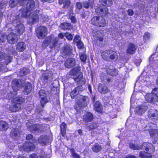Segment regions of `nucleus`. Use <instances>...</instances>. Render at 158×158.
<instances>
[{
	"label": "nucleus",
	"instance_id": "f257e3e1",
	"mask_svg": "<svg viewBox=\"0 0 158 158\" xmlns=\"http://www.w3.org/2000/svg\"><path fill=\"white\" fill-rule=\"evenodd\" d=\"M101 56L102 59L109 61L115 62L118 59L117 52L112 50H106L102 52Z\"/></svg>",
	"mask_w": 158,
	"mask_h": 158
},
{
	"label": "nucleus",
	"instance_id": "f03ea898",
	"mask_svg": "<svg viewBox=\"0 0 158 158\" xmlns=\"http://www.w3.org/2000/svg\"><path fill=\"white\" fill-rule=\"evenodd\" d=\"M59 40L58 37L53 38L51 36H48L43 42V47L45 48L49 44L51 48H55L57 45Z\"/></svg>",
	"mask_w": 158,
	"mask_h": 158
},
{
	"label": "nucleus",
	"instance_id": "7ed1b4c3",
	"mask_svg": "<svg viewBox=\"0 0 158 158\" xmlns=\"http://www.w3.org/2000/svg\"><path fill=\"white\" fill-rule=\"evenodd\" d=\"M24 99L22 97H17L13 100L14 103L11 105L9 110L12 112H16L21 110V104L24 102Z\"/></svg>",
	"mask_w": 158,
	"mask_h": 158
},
{
	"label": "nucleus",
	"instance_id": "20e7f679",
	"mask_svg": "<svg viewBox=\"0 0 158 158\" xmlns=\"http://www.w3.org/2000/svg\"><path fill=\"white\" fill-rule=\"evenodd\" d=\"M26 83L24 79H14L12 82V87L14 91L16 92L19 90V88L23 85Z\"/></svg>",
	"mask_w": 158,
	"mask_h": 158
},
{
	"label": "nucleus",
	"instance_id": "39448f33",
	"mask_svg": "<svg viewBox=\"0 0 158 158\" xmlns=\"http://www.w3.org/2000/svg\"><path fill=\"white\" fill-rule=\"evenodd\" d=\"M91 23L99 27H103L106 24V21L103 17L100 16H94L91 20Z\"/></svg>",
	"mask_w": 158,
	"mask_h": 158
},
{
	"label": "nucleus",
	"instance_id": "423d86ee",
	"mask_svg": "<svg viewBox=\"0 0 158 158\" xmlns=\"http://www.w3.org/2000/svg\"><path fill=\"white\" fill-rule=\"evenodd\" d=\"M40 11L37 10L34 12L30 13L29 18L28 20L29 23L30 25L36 23L39 19V16L40 15Z\"/></svg>",
	"mask_w": 158,
	"mask_h": 158
},
{
	"label": "nucleus",
	"instance_id": "0eeeda50",
	"mask_svg": "<svg viewBox=\"0 0 158 158\" xmlns=\"http://www.w3.org/2000/svg\"><path fill=\"white\" fill-rule=\"evenodd\" d=\"M31 142L27 141L24 143L22 146V149L25 151L29 152L31 151H33L35 148V146L34 143L36 142V140L35 139H32Z\"/></svg>",
	"mask_w": 158,
	"mask_h": 158
},
{
	"label": "nucleus",
	"instance_id": "6e6552de",
	"mask_svg": "<svg viewBox=\"0 0 158 158\" xmlns=\"http://www.w3.org/2000/svg\"><path fill=\"white\" fill-rule=\"evenodd\" d=\"M28 130L31 132L36 131L38 132H43L45 130V127L41 124H35L28 128Z\"/></svg>",
	"mask_w": 158,
	"mask_h": 158
},
{
	"label": "nucleus",
	"instance_id": "1a4fd4ad",
	"mask_svg": "<svg viewBox=\"0 0 158 158\" xmlns=\"http://www.w3.org/2000/svg\"><path fill=\"white\" fill-rule=\"evenodd\" d=\"M39 94L40 99L41 105L42 107H44L45 104L48 102V100L47 98V94L45 91L42 89L39 91Z\"/></svg>",
	"mask_w": 158,
	"mask_h": 158
},
{
	"label": "nucleus",
	"instance_id": "9d476101",
	"mask_svg": "<svg viewBox=\"0 0 158 158\" xmlns=\"http://www.w3.org/2000/svg\"><path fill=\"white\" fill-rule=\"evenodd\" d=\"M52 74L50 72H46L42 75L41 80L44 84L50 82L52 80Z\"/></svg>",
	"mask_w": 158,
	"mask_h": 158
},
{
	"label": "nucleus",
	"instance_id": "9b49d317",
	"mask_svg": "<svg viewBox=\"0 0 158 158\" xmlns=\"http://www.w3.org/2000/svg\"><path fill=\"white\" fill-rule=\"evenodd\" d=\"M142 148L145 149L146 153L150 154L153 152L155 150L154 147L152 144L148 143H144L141 146Z\"/></svg>",
	"mask_w": 158,
	"mask_h": 158
},
{
	"label": "nucleus",
	"instance_id": "f8f14e48",
	"mask_svg": "<svg viewBox=\"0 0 158 158\" xmlns=\"http://www.w3.org/2000/svg\"><path fill=\"white\" fill-rule=\"evenodd\" d=\"M47 34V28L44 26H41L39 27L37 33V36L40 39L44 38Z\"/></svg>",
	"mask_w": 158,
	"mask_h": 158
},
{
	"label": "nucleus",
	"instance_id": "ddd939ff",
	"mask_svg": "<svg viewBox=\"0 0 158 158\" xmlns=\"http://www.w3.org/2000/svg\"><path fill=\"white\" fill-rule=\"evenodd\" d=\"M6 38L9 43L12 44L16 43L18 38L16 34L13 33H10L7 37Z\"/></svg>",
	"mask_w": 158,
	"mask_h": 158
},
{
	"label": "nucleus",
	"instance_id": "4468645a",
	"mask_svg": "<svg viewBox=\"0 0 158 158\" xmlns=\"http://www.w3.org/2000/svg\"><path fill=\"white\" fill-rule=\"evenodd\" d=\"M23 89L22 92L25 95L29 94L31 91V84L28 82L26 81V83L24 84L23 85Z\"/></svg>",
	"mask_w": 158,
	"mask_h": 158
},
{
	"label": "nucleus",
	"instance_id": "2eb2a0df",
	"mask_svg": "<svg viewBox=\"0 0 158 158\" xmlns=\"http://www.w3.org/2000/svg\"><path fill=\"white\" fill-rule=\"evenodd\" d=\"M148 109L147 106H139L135 109V113L141 115L144 113Z\"/></svg>",
	"mask_w": 158,
	"mask_h": 158
},
{
	"label": "nucleus",
	"instance_id": "dca6fc26",
	"mask_svg": "<svg viewBox=\"0 0 158 158\" xmlns=\"http://www.w3.org/2000/svg\"><path fill=\"white\" fill-rule=\"evenodd\" d=\"M20 135V131L18 128L12 129L10 133V136L13 138H17Z\"/></svg>",
	"mask_w": 158,
	"mask_h": 158
},
{
	"label": "nucleus",
	"instance_id": "f3484780",
	"mask_svg": "<svg viewBox=\"0 0 158 158\" xmlns=\"http://www.w3.org/2000/svg\"><path fill=\"white\" fill-rule=\"evenodd\" d=\"M76 64L75 60L73 58H70L67 60L64 63L65 67L68 68H70L74 67Z\"/></svg>",
	"mask_w": 158,
	"mask_h": 158
},
{
	"label": "nucleus",
	"instance_id": "a211bd4d",
	"mask_svg": "<svg viewBox=\"0 0 158 158\" xmlns=\"http://www.w3.org/2000/svg\"><path fill=\"white\" fill-rule=\"evenodd\" d=\"M98 90L101 94H105L109 92V90L106 86L99 84L98 86Z\"/></svg>",
	"mask_w": 158,
	"mask_h": 158
},
{
	"label": "nucleus",
	"instance_id": "6ab92c4d",
	"mask_svg": "<svg viewBox=\"0 0 158 158\" xmlns=\"http://www.w3.org/2000/svg\"><path fill=\"white\" fill-rule=\"evenodd\" d=\"M148 116L149 118L157 119H158V111L154 109L150 110L148 112Z\"/></svg>",
	"mask_w": 158,
	"mask_h": 158
},
{
	"label": "nucleus",
	"instance_id": "aec40b11",
	"mask_svg": "<svg viewBox=\"0 0 158 158\" xmlns=\"http://www.w3.org/2000/svg\"><path fill=\"white\" fill-rule=\"evenodd\" d=\"M136 48L137 47L134 44L130 43L128 46L127 52L130 54H133L135 53Z\"/></svg>",
	"mask_w": 158,
	"mask_h": 158
},
{
	"label": "nucleus",
	"instance_id": "412c9836",
	"mask_svg": "<svg viewBox=\"0 0 158 158\" xmlns=\"http://www.w3.org/2000/svg\"><path fill=\"white\" fill-rule=\"evenodd\" d=\"M93 118V115L92 113L88 112H86L83 116V120L85 122L91 121Z\"/></svg>",
	"mask_w": 158,
	"mask_h": 158
},
{
	"label": "nucleus",
	"instance_id": "4be33fe9",
	"mask_svg": "<svg viewBox=\"0 0 158 158\" xmlns=\"http://www.w3.org/2000/svg\"><path fill=\"white\" fill-rule=\"evenodd\" d=\"M48 139V137L45 135H41L38 138L39 143L42 145H45L46 144Z\"/></svg>",
	"mask_w": 158,
	"mask_h": 158
},
{
	"label": "nucleus",
	"instance_id": "5701e85b",
	"mask_svg": "<svg viewBox=\"0 0 158 158\" xmlns=\"http://www.w3.org/2000/svg\"><path fill=\"white\" fill-rule=\"evenodd\" d=\"M145 98L146 100L149 102H154L157 100L156 97L154 96L152 92L151 94H147Z\"/></svg>",
	"mask_w": 158,
	"mask_h": 158
},
{
	"label": "nucleus",
	"instance_id": "b1692460",
	"mask_svg": "<svg viewBox=\"0 0 158 158\" xmlns=\"http://www.w3.org/2000/svg\"><path fill=\"white\" fill-rule=\"evenodd\" d=\"M82 88L81 86L76 87L70 93L71 98H74L79 94V91L81 90Z\"/></svg>",
	"mask_w": 158,
	"mask_h": 158
},
{
	"label": "nucleus",
	"instance_id": "393cba45",
	"mask_svg": "<svg viewBox=\"0 0 158 158\" xmlns=\"http://www.w3.org/2000/svg\"><path fill=\"white\" fill-rule=\"evenodd\" d=\"M63 52L66 55H70L72 52L71 47L69 44L64 45L63 48Z\"/></svg>",
	"mask_w": 158,
	"mask_h": 158
},
{
	"label": "nucleus",
	"instance_id": "a878e982",
	"mask_svg": "<svg viewBox=\"0 0 158 158\" xmlns=\"http://www.w3.org/2000/svg\"><path fill=\"white\" fill-rule=\"evenodd\" d=\"M35 2L32 0L29 1L26 5V9L29 11L33 10L35 8Z\"/></svg>",
	"mask_w": 158,
	"mask_h": 158
},
{
	"label": "nucleus",
	"instance_id": "bb28decb",
	"mask_svg": "<svg viewBox=\"0 0 158 158\" xmlns=\"http://www.w3.org/2000/svg\"><path fill=\"white\" fill-rule=\"evenodd\" d=\"M82 103H77L80 107L86 106L89 103V98L88 97L83 96L82 98Z\"/></svg>",
	"mask_w": 158,
	"mask_h": 158
},
{
	"label": "nucleus",
	"instance_id": "cd10ccee",
	"mask_svg": "<svg viewBox=\"0 0 158 158\" xmlns=\"http://www.w3.org/2000/svg\"><path fill=\"white\" fill-rule=\"evenodd\" d=\"M15 30H16L17 33L19 34H22L24 31V26L22 24H19L15 27Z\"/></svg>",
	"mask_w": 158,
	"mask_h": 158
},
{
	"label": "nucleus",
	"instance_id": "c85d7f7f",
	"mask_svg": "<svg viewBox=\"0 0 158 158\" xmlns=\"http://www.w3.org/2000/svg\"><path fill=\"white\" fill-rule=\"evenodd\" d=\"M26 48V45L23 42H20L17 44L16 49L19 52L23 51Z\"/></svg>",
	"mask_w": 158,
	"mask_h": 158
},
{
	"label": "nucleus",
	"instance_id": "c756f323",
	"mask_svg": "<svg viewBox=\"0 0 158 158\" xmlns=\"http://www.w3.org/2000/svg\"><path fill=\"white\" fill-rule=\"evenodd\" d=\"M77 77H73V79H74L75 81L78 82H79V83H80L81 85H84L85 83V81L82 79V75L81 73H79Z\"/></svg>",
	"mask_w": 158,
	"mask_h": 158
},
{
	"label": "nucleus",
	"instance_id": "7c9ffc66",
	"mask_svg": "<svg viewBox=\"0 0 158 158\" xmlns=\"http://www.w3.org/2000/svg\"><path fill=\"white\" fill-rule=\"evenodd\" d=\"M106 72L109 75L113 76H117L118 73V71L115 69H106Z\"/></svg>",
	"mask_w": 158,
	"mask_h": 158
},
{
	"label": "nucleus",
	"instance_id": "2f4dec72",
	"mask_svg": "<svg viewBox=\"0 0 158 158\" xmlns=\"http://www.w3.org/2000/svg\"><path fill=\"white\" fill-rule=\"evenodd\" d=\"M94 109L96 111L101 112L102 111V106L99 101L96 102L94 104Z\"/></svg>",
	"mask_w": 158,
	"mask_h": 158
},
{
	"label": "nucleus",
	"instance_id": "473e14b6",
	"mask_svg": "<svg viewBox=\"0 0 158 158\" xmlns=\"http://www.w3.org/2000/svg\"><path fill=\"white\" fill-rule=\"evenodd\" d=\"M8 128V124L6 122L0 121V130L5 131Z\"/></svg>",
	"mask_w": 158,
	"mask_h": 158
},
{
	"label": "nucleus",
	"instance_id": "72a5a7b5",
	"mask_svg": "<svg viewBox=\"0 0 158 158\" xmlns=\"http://www.w3.org/2000/svg\"><path fill=\"white\" fill-rule=\"evenodd\" d=\"M102 147L98 143H95L92 147V150L94 152H98L102 149Z\"/></svg>",
	"mask_w": 158,
	"mask_h": 158
},
{
	"label": "nucleus",
	"instance_id": "f704fd0d",
	"mask_svg": "<svg viewBox=\"0 0 158 158\" xmlns=\"http://www.w3.org/2000/svg\"><path fill=\"white\" fill-rule=\"evenodd\" d=\"M21 11V16L23 18H27L29 16L30 13L29 11L27 10L26 8L21 9L20 10Z\"/></svg>",
	"mask_w": 158,
	"mask_h": 158
},
{
	"label": "nucleus",
	"instance_id": "c9c22d12",
	"mask_svg": "<svg viewBox=\"0 0 158 158\" xmlns=\"http://www.w3.org/2000/svg\"><path fill=\"white\" fill-rule=\"evenodd\" d=\"M59 3L60 4H63V7L67 8L69 5L70 1L69 0H59Z\"/></svg>",
	"mask_w": 158,
	"mask_h": 158
},
{
	"label": "nucleus",
	"instance_id": "e433bc0d",
	"mask_svg": "<svg viewBox=\"0 0 158 158\" xmlns=\"http://www.w3.org/2000/svg\"><path fill=\"white\" fill-rule=\"evenodd\" d=\"M80 68L79 67H77L73 69L70 72V74L73 76H77L79 74V72L80 71Z\"/></svg>",
	"mask_w": 158,
	"mask_h": 158
},
{
	"label": "nucleus",
	"instance_id": "4c0bfd02",
	"mask_svg": "<svg viewBox=\"0 0 158 158\" xmlns=\"http://www.w3.org/2000/svg\"><path fill=\"white\" fill-rule=\"evenodd\" d=\"M67 125L64 123H62L60 125V129L62 136H64L66 130Z\"/></svg>",
	"mask_w": 158,
	"mask_h": 158
},
{
	"label": "nucleus",
	"instance_id": "58836bf2",
	"mask_svg": "<svg viewBox=\"0 0 158 158\" xmlns=\"http://www.w3.org/2000/svg\"><path fill=\"white\" fill-rule=\"evenodd\" d=\"M91 1L89 2L87 1H85L83 2V5L84 7L88 8L89 6L92 7L94 4V0H90Z\"/></svg>",
	"mask_w": 158,
	"mask_h": 158
},
{
	"label": "nucleus",
	"instance_id": "ea45409f",
	"mask_svg": "<svg viewBox=\"0 0 158 158\" xmlns=\"http://www.w3.org/2000/svg\"><path fill=\"white\" fill-rule=\"evenodd\" d=\"M100 2L104 6H110L112 4V0H100Z\"/></svg>",
	"mask_w": 158,
	"mask_h": 158
},
{
	"label": "nucleus",
	"instance_id": "a19ab883",
	"mask_svg": "<svg viewBox=\"0 0 158 158\" xmlns=\"http://www.w3.org/2000/svg\"><path fill=\"white\" fill-rule=\"evenodd\" d=\"M129 147L133 150H139L142 148L141 145H139L138 144H134L132 143H130L129 144Z\"/></svg>",
	"mask_w": 158,
	"mask_h": 158
},
{
	"label": "nucleus",
	"instance_id": "79ce46f5",
	"mask_svg": "<svg viewBox=\"0 0 158 158\" xmlns=\"http://www.w3.org/2000/svg\"><path fill=\"white\" fill-rule=\"evenodd\" d=\"M60 27L62 29L64 30L70 29L71 27V23H64L61 24Z\"/></svg>",
	"mask_w": 158,
	"mask_h": 158
},
{
	"label": "nucleus",
	"instance_id": "37998d69",
	"mask_svg": "<svg viewBox=\"0 0 158 158\" xmlns=\"http://www.w3.org/2000/svg\"><path fill=\"white\" fill-rule=\"evenodd\" d=\"M19 5V0H10L9 2V5L11 8L15 7L18 3Z\"/></svg>",
	"mask_w": 158,
	"mask_h": 158
},
{
	"label": "nucleus",
	"instance_id": "c03bdc74",
	"mask_svg": "<svg viewBox=\"0 0 158 158\" xmlns=\"http://www.w3.org/2000/svg\"><path fill=\"white\" fill-rule=\"evenodd\" d=\"M108 12V10L106 7L100 9V14L102 16H104L106 15Z\"/></svg>",
	"mask_w": 158,
	"mask_h": 158
},
{
	"label": "nucleus",
	"instance_id": "a18cd8bd",
	"mask_svg": "<svg viewBox=\"0 0 158 158\" xmlns=\"http://www.w3.org/2000/svg\"><path fill=\"white\" fill-rule=\"evenodd\" d=\"M70 151L71 155L72 156L73 158H80V156L75 152L73 148H71Z\"/></svg>",
	"mask_w": 158,
	"mask_h": 158
},
{
	"label": "nucleus",
	"instance_id": "49530a36",
	"mask_svg": "<svg viewBox=\"0 0 158 158\" xmlns=\"http://www.w3.org/2000/svg\"><path fill=\"white\" fill-rule=\"evenodd\" d=\"M150 33L148 32H146L143 36V40L144 42H145L146 41L150 39Z\"/></svg>",
	"mask_w": 158,
	"mask_h": 158
},
{
	"label": "nucleus",
	"instance_id": "de8ad7c7",
	"mask_svg": "<svg viewBox=\"0 0 158 158\" xmlns=\"http://www.w3.org/2000/svg\"><path fill=\"white\" fill-rule=\"evenodd\" d=\"M101 80L103 83H107L110 82L111 80L106 76L101 77Z\"/></svg>",
	"mask_w": 158,
	"mask_h": 158
},
{
	"label": "nucleus",
	"instance_id": "09e8293b",
	"mask_svg": "<svg viewBox=\"0 0 158 158\" xmlns=\"http://www.w3.org/2000/svg\"><path fill=\"white\" fill-rule=\"evenodd\" d=\"M14 20H13L12 22V25L16 27L19 24V20L17 19V17H15Z\"/></svg>",
	"mask_w": 158,
	"mask_h": 158
},
{
	"label": "nucleus",
	"instance_id": "8fccbe9b",
	"mask_svg": "<svg viewBox=\"0 0 158 158\" xmlns=\"http://www.w3.org/2000/svg\"><path fill=\"white\" fill-rule=\"evenodd\" d=\"M28 72V70L26 69H24L21 70L19 72V74L21 76H23L27 74Z\"/></svg>",
	"mask_w": 158,
	"mask_h": 158
},
{
	"label": "nucleus",
	"instance_id": "3c124183",
	"mask_svg": "<svg viewBox=\"0 0 158 158\" xmlns=\"http://www.w3.org/2000/svg\"><path fill=\"white\" fill-rule=\"evenodd\" d=\"M80 58L81 61L85 63L86 61L87 56L86 54H81L80 56Z\"/></svg>",
	"mask_w": 158,
	"mask_h": 158
},
{
	"label": "nucleus",
	"instance_id": "603ef678",
	"mask_svg": "<svg viewBox=\"0 0 158 158\" xmlns=\"http://www.w3.org/2000/svg\"><path fill=\"white\" fill-rule=\"evenodd\" d=\"M12 59V57L10 56H8L6 57L5 58V63L6 64H8L11 62Z\"/></svg>",
	"mask_w": 158,
	"mask_h": 158
},
{
	"label": "nucleus",
	"instance_id": "864d4df0",
	"mask_svg": "<svg viewBox=\"0 0 158 158\" xmlns=\"http://www.w3.org/2000/svg\"><path fill=\"white\" fill-rule=\"evenodd\" d=\"M157 133V130L156 129H152L149 131L150 135L152 136H154Z\"/></svg>",
	"mask_w": 158,
	"mask_h": 158
},
{
	"label": "nucleus",
	"instance_id": "5fc2aeb1",
	"mask_svg": "<svg viewBox=\"0 0 158 158\" xmlns=\"http://www.w3.org/2000/svg\"><path fill=\"white\" fill-rule=\"evenodd\" d=\"M73 41L77 44L81 42V37L78 35H76L74 38Z\"/></svg>",
	"mask_w": 158,
	"mask_h": 158
},
{
	"label": "nucleus",
	"instance_id": "6e6d98bb",
	"mask_svg": "<svg viewBox=\"0 0 158 158\" xmlns=\"http://www.w3.org/2000/svg\"><path fill=\"white\" fill-rule=\"evenodd\" d=\"M64 36L69 40H72L73 38V35L69 33L64 34Z\"/></svg>",
	"mask_w": 158,
	"mask_h": 158
},
{
	"label": "nucleus",
	"instance_id": "4d7b16f0",
	"mask_svg": "<svg viewBox=\"0 0 158 158\" xmlns=\"http://www.w3.org/2000/svg\"><path fill=\"white\" fill-rule=\"evenodd\" d=\"M98 125L97 123H92L89 126V130L96 129L98 127Z\"/></svg>",
	"mask_w": 158,
	"mask_h": 158
},
{
	"label": "nucleus",
	"instance_id": "13d9d810",
	"mask_svg": "<svg viewBox=\"0 0 158 158\" xmlns=\"http://www.w3.org/2000/svg\"><path fill=\"white\" fill-rule=\"evenodd\" d=\"M7 5V2L6 1H2L0 3V9H2L5 7Z\"/></svg>",
	"mask_w": 158,
	"mask_h": 158
},
{
	"label": "nucleus",
	"instance_id": "bf43d9fd",
	"mask_svg": "<svg viewBox=\"0 0 158 158\" xmlns=\"http://www.w3.org/2000/svg\"><path fill=\"white\" fill-rule=\"evenodd\" d=\"M77 45L79 49H82L84 48V44L81 41L77 43Z\"/></svg>",
	"mask_w": 158,
	"mask_h": 158
},
{
	"label": "nucleus",
	"instance_id": "052dcab7",
	"mask_svg": "<svg viewBox=\"0 0 158 158\" xmlns=\"http://www.w3.org/2000/svg\"><path fill=\"white\" fill-rule=\"evenodd\" d=\"M147 153L146 151L141 152L139 154V156L141 158H143L144 157H147L148 156L147 155Z\"/></svg>",
	"mask_w": 158,
	"mask_h": 158
},
{
	"label": "nucleus",
	"instance_id": "680f3d73",
	"mask_svg": "<svg viewBox=\"0 0 158 158\" xmlns=\"http://www.w3.org/2000/svg\"><path fill=\"white\" fill-rule=\"evenodd\" d=\"M152 92L156 98L158 97V88H156L153 89Z\"/></svg>",
	"mask_w": 158,
	"mask_h": 158
},
{
	"label": "nucleus",
	"instance_id": "e2e57ef3",
	"mask_svg": "<svg viewBox=\"0 0 158 158\" xmlns=\"http://www.w3.org/2000/svg\"><path fill=\"white\" fill-rule=\"evenodd\" d=\"M6 37L7 36L5 35L2 36V37L0 38V43H3V42H4L6 39Z\"/></svg>",
	"mask_w": 158,
	"mask_h": 158
},
{
	"label": "nucleus",
	"instance_id": "0e129e2a",
	"mask_svg": "<svg viewBox=\"0 0 158 158\" xmlns=\"http://www.w3.org/2000/svg\"><path fill=\"white\" fill-rule=\"evenodd\" d=\"M77 8L78 9H81L82 6V4L80 2H77L76 3Z\"/></svg>",
	"mask_w": 158,
	"mask_h": 158
},
{
	"label": "nucleus",
	"instance_id": "69168bd1",
	"mask_svg": "<svg viewBox=\"0 0 158 158\" xmlns=\"http://www.w3.org/2000/svg\"><path fill=\"white\" fill-rule=\"evenodd\" d=\"M93 35H95L96 36L95 37L96 39L99 40V41L101 42L103 41V38L102 37H99L94 32V34H93Z\"/></svg>",
	"mask_w": 158,
	"mask_h": 158
},
{
	"label": "nucleus",
	"instance_id": "338daca9",
	"mask_svg": "<svg viewBox=\"0 0 158 158\" xmlns=\"http://www.w3.org/2000/svg\"><path fill=\"white\" fill-rule=\"evenodd\" d=\"M127 12L128 15L130 16H132L134 14L133 11L131 9L128 10Z\"/></svg>",
	"mask_w": 158,
	"mask_h": 158
},
{
	"label": "nucleus",
	"instance_id": "774afa93",
	"mask_svg": "<svg viewBox=\"0 0 158 158\" xmlns=\"http://www.w3.org/2000/svg\"><path fill=\"white\" fill-rule=\"evenodd\" d=\"M29 0H19V2L20 5H23L26 1Z\"/></svg>",
	"mask_w": 158,
	"mask_h": 158
}]
</instances>
